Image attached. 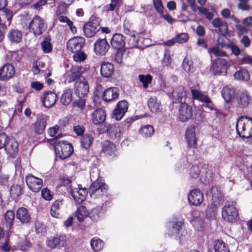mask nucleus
Returning a JSON list of instances; mask_svg holds the SVG:
<instances>
[{
    "instance_id": "f257e3e1",
    "label": "nucleus",
    "mask_w": 252,
    "mask_h": 252,
    "mask_svg": "<svg viewBox=\"0 0 252 252\" xmlns=\"http://www.w3.org/2000/svg\"><path fill=\"white\" fill-rule=\"evenodd\" d=\"M52 140V139H48V141ZM49 142L51 143L54 148L56 156L62 159L68 158L73 153V148L72 146L66 142L56 141L54 142L48 141Z\"/></svg>"
},
{
    "instance_id": "f03ea898",
    "label": "nucleus",
    "mask_w": 252,
    "mask_h": 252,
    "mask_svg": "<svg viewBox=\"0 0 252 252\" xmlns=\"http://www.w3.org/2000/svg\"><path fill=\"white\" fill-rule=\"evenodd\" d=\"M236 130L240 136L249 138L252 136V119L247 116L240 117L236 123Z\"/></svg>"
},
{
    "instance_id": "7ed1b4c3",
    "label": "nucleus",
    "mask_w": 252,
    "mask_h": 252,
    "mask_svg": "<svg viewBox=\"0 0 252 252\" xmlns=\"http://www.w3.org/2000/svg\"><path fill=\"white\" fill-rule=\"evenodd\" d=\"M231 64L232 61L230 60L218 58L212 62L211 71L215 75H225Z\"/></svg>"
},
{
    "instance_id": "20e7f679",
    "label": "nucleus",
    "mask_w": 252,
    "mask_h": 252,
    "mask_svg": "<svg viewBox=\"0 0 252 252\" xmlns=\"http://www.w3.org/2000/svg\"><path fill=\"white\" fill-rule=\"evenodd\" d=\"M222 217L230 222H235L238 218V210L234 201L227 202L222 210Z\"/></svg>"
},
{
    "instance_id": "39448f33",
    "label": "nucleus",
    "mask_w": 252,
    "mask_h": 252,
    "mask_svg": "<svg viewBox=\"0 0 252 252\" xmlns=\"http://www.w3.org/2000/svg\"><path fill=\"white\" fill-rule=\"evenodd\" d=\"M107 186L102 179L98 178L90 187V195L92 198L99 197L106 192Z\"/></svg>"
},
{
    "instance_id": "423d86ee",
    "label": "nucleus",
    "mask_w": 252,
    "mask_h": 252,
    "mask_svg": "<svg viewBox=\"0 0 252 252\" xmlns=\"http://www.w3.org/2000/svg\"><path fill=\"white\" fill-rule=\"evenodd\" d=\"M26 182L29 189L34 192L39 191L43 184L41 179L36 177L32 174H29L26 176Z\"/></svg>"
},
{
    "instance_id": "0eeeda50",
    "label": "nucleus",
    "mask_w": 252,
    "mask_h": 252,
    "mask_svg": "<svg viewBox=\"0 0 252 252\" xmlns=\"http://www.w3.org/2000/svg\"><path fill=\"white\" fill-rule=\"evenodd\" d=\"M44 23L42 19L38 16H35L31 21L29 29L30 32L35 35H39L43 30Z\"/></svg>"
},
{
    "instance_id": "6e6552de",
    "label": "nucleus",
    "mask_w": 252,
    "mask_h": 252,
    "mask_svg": "<svg viewBox=\"0 0 252 252\" xmlns=\"http://www.w3.org/2000/svg\"><path fill=\"white\" fill-rule=\"evenodd\" d=\"M85 43V40L83 37L76 36L68 40L66 46L69 51L75 53L82 49Z\"/></svg>"
},
{
    "instance_id": "1a4fd4ad",
    "label": "nucleus",
    "mask_w": 252,
    "mask_h": 252,
    "mask_svg": "<svg viewBox=\"0 0 252 252\" xmlns=\"http://www.w3.org/2000/svg\"><path fill=\"white\" fill-rule=\"evenodd\" d=\"M192 107L186 103H182L179 109L178 118L181 122H186L192 116Z\"/></svg>"
},
{
    "instance_id": "9d476101",
    "label": "nucleus",
    "mask_w": 252,
    "mask_h": 252,
    "mask_svg": "<svg viewBox=\"0 0 252 252\" xmlns=\"http://www.w3.org/2000/svg\"><path fill=\"white\" fill-rule=\"evenodd\" d=\"M15 74L14 66L11 63H6L0 68V80L7 81L12 78Z\"/></svg>"
},
{
    "instance_id": "9b49d317",
    "label": "nucleus",
    "mask_w": 252,
    "mask_h": 252,
    "mask_svg": "<svg viewBox=\"0 0 252 252\" xmlns=\"http://www.w3.org/2000/svg\"><path fill=\"white\" fill-rule=\"evenodd\" d=\"M71 194L75 201L80 204L85 199L88 191L86 188H83L79 185H77V187L71 189Z\"/></svg>"
},
{
    "instance_id": "f8f14e48",
    "label": "nucleus",
    "mask_w": 252,
    "mask_h": 252,
    "mask_svg": "<svg viewBox=\"0 0 252 252\" xmlns=\"http://www.w3.org/2000/svg\"><path fill=\"white\" fill-rule=\"evenodd\" d=\"M188 198L190 204L194 206H198L203 202L204 195L200 190L195 189L189 192Z\"/></svg>"
},
{
    "instance_id": "ddd939ff",
    "label": "nucleus",
    "mask_w": 252,
    "mask_h": 252,
    "mask_svg": "<svg viewBox=\"0 0 252 252\" xmlns=\"http://www.w3.org/2000/svg\"><path fill=\"white\" fill-rule=\"evenodd\" d=\"M128 104L126 100H122L117 104V107L114 109L112 114V118L117 121L122 119L124 114L127 111Z\"/></svg>"
},
{
    "instance_id": "4468645a",
    "label": "nucleus",
    "mask_w": 252,
    "mask_h": 252,
    "mask_svg": "<svg viewBox=\"0 0 252 252\" xmlns=\"http://www.w3.org/2000/svg\"><path fill=\"white\" fill-rule=\"evenodd\" d=\"M75 93L79 97L85 96L89 92V87L88 83L84 81H77L74 85Z\"/></svg>"
},
{
    "instance_id": "2eb2a0df",
    "label": "nucleus",
    "mask_w": 252,
    "mask_h": 252,
    "mask_svg": "<svg viewBox=\"0 0 252 252\" xmlns=\"http://www.w3.org/2000/svg\"><path fill=\"white\" fill-rule=\"evenodd\" d=\"M100 29L99 25L97 21L93 20L88 22L84 27V32L88 37L94 36Z\"/></svg>"
},
{
    "instance_id": "dca6fc26",
    "label": "nucleus",
    "mask_w": 252,
    "mask_h": 252,
    "mask_svg": "<svg viewBox=\"0 0 252 252\" xmlns=\"http://www.w3.org/2000/svg\"><path fill=\"white\" fill-rule=\"evenodd\" d=\"M109 45L105 39H99L94 43V49L96 54L103 56L108 51Z\"/></svg>"
},
{
    "instance_id": "f3484780",
    "label": "nucleus",
    "mask_w": 252,
    "mask_h": 252,
    "mask_svg": "<svg viewBox=\"0 0 252 252\" xmlns=\"http://www.w3.org/2000/svg\"><path fill=\"white\" fill-rule=\"evenodd\" d=\"M185 138L189 147L195 148L197 145V138L195 132V127H188L186 131Z\"/></svg>"
},
{
    "instance_id": "a211bd4d",
    "label": "nucleus",
    "mask_w": 252,
    "mask_h": 252,
    "mask_svg": "<svg viewBox=\"0 0 252 252\" xmlns=\"http://www.w3.org/2000/svg\"><path fill=\"white\" fill-rule=\"evenodd\" d=\"M6 153L10 157H14L18 151V142L13 139H8L4 147Z\"/></svg>"
},
{
    "instance_id": "6ab92c4d",
    "label": "nucleus",
    "mask_w": 252,
    "mask_h": 252,
    "mask_svg": "<svg viewBox=\"0 0 252 252\" xmlns=\"http://www.w3.org/2000/svg\"><path fill=\"white\" fill-rule=\"evenodd\" d=\"M16 218L22 223H28L31 220V216L27 208L19 207L16 212Z\"/></svg>"
},
{
    "instance_id": "aec40b11",
    "label": "nucleus",
    "mask_w": 252,
    "mask_h": 252,
    "mask_svg": "<svg viewBox=\"0 0 252 252\" xmlns=\"http://www.w3.org/2000/svg\"><path fill=\"white\" fill-rule=\"evenodd\" d=\"M251 101V96L246 91H243L237 94V101L241 108L247 107Z\"/></svg>"
},
{
    "instance_id": "412c9836",
    "label": "nucleus",
    "mask_w": 252,
    "mask_h": 252,
    "mask_svg": "<svg viewBox=\"0 0 252 252\" xmlns=\"http://www.w3.org/2000/svg\"><path fill=\"white\" fill-rule=\"evenodd\" d=\"M111 44L114 49L121 50L125 46V42L124 36L120 33H116L111 39Z\"/></svg>"
},
{
    "instance_id": "4be33fe9",
    "label": "nucleus",
    "mask_w": 252,
    "mask_h": 252,
    "mask_svg": "<svg viewBox=\"0 0 252 252\" xmlns=\"http://www.w3.org/2000/svg\"><path fill=\"white\" fill-rule=\"evenodd\" d=\"M101 151L106 156L115 155L117 149L114 144L109 140H105L101 143Z\"/></svg>"
},
{
    "instance_id": "5701e85b",
    "label": "nucleus",
    "mask_w": 252,
    "mask_h": 252,
    "mask_svg": "<svg viewBox=\"0 0 252 252\" xmlns=\"http://www.w3.org/2000/svg\"><path fill=\"white\" fill-rule=\"evenodd\" d=\"M47 116L39 115L37 121L34 124V129L36 133L40 134L43 132L46 125Z\"/></svg>"
},
{
    "instance_id": "b1692460",
    "label": "nucleus",
    "mask_w": 252,
    "mask_h": 252,
    "mask_svg": "<svg viewBox=\"0 0 252 252\" xmlns=\"http://www.w3.org/2000/svg\"><path fill=\"white\" fill-rule=\"evenodd\" d=\"M22 32L17 29L10 30L7 34V38L12 43H19L22 41Z\"/></svg>"
},
{
    "instance_id": "393cba45",
    "label": "nucleus",
    "mask_w": 252,
    "mask_h": 252,
    "mask_svg": "<svg viewBox=\"0 0 252 252\" xmlns=\"http://www.w3.org/2000/svg\"><path fill=\"white\" fill-rule=\"evenodd\" d=\"M92 122L95 125L102 123L106 119V113L102 109H98L95 110L92 114Z\"/></svg>"
},
{
    "instance_id": "a878e982",
    "label": "nucleus",
    "mask_w": 252,
    "mask_h": 252,
    "mask_svg": "<svg viewBox=\"0 0 252 252\" xmlns=\"http://www.w3.org/2000/svg\"><path fill=\"white\" fill-rule=\"evenodd\" d=\"M119 95V90L116 87L106 89L103 93V98L105 101H110L116 99Z\"/></svg>"
},
{
    "instance_id": "bb28decb",
    "label": "nucleus",
    "mask_w": 252,
    "mask_h": 252,
    "mask_svg": "<svg viewBox=\"0 0 252 252\" xmlns=\"http://www.w3.org/2000/svg\"><path fill=\"white\" fill-rule=\"evenodd\" d=\"M183 223L182 221H177L174 222L171 230L170 235L180 238L184 235L186 232L183 228Z\"/></svg>"
},
{
    "instance_id": "cd10ccee",
    "label": "nucleus",
    "mask_w": 252,
    "mask_h": 252,
    "mask_svg": "<svg viewBox=\"0 0 252 252\" xmlns=\"http://www.w3.org/2000/svg\"><path fill=\"white\" fill-rule=\"evenodd\" d=\"M114 71L113 65L110 63H103L100 68L101 75L105 78L111 77Z\"/></svg>"
},
{
    "instance_id": "c85d7f7f",
    "label": "nucleus",
    "mask_w": 252,
    "mask_h": 252,
    "mask_svg": "<svg viewBox=\"0 0 252 252\" xmlns=\"http://www.w3.org/2000/svg\"><path fill=\"white\" fill-rule=\"evenodd\" d=\"M24 186L23 184L21 185L14 184L13 185L10 189V194L11 197L14 199L17 200L19 197L24 192Z\"/></svg>"
},
{
    "instance_id": "c756f323",
    "label": "nucleus",
    "mask_w": 252,
    "mask_h": 252,
    "mask_svg": "<svg viewBox=\"0 0 252 252\" xmlns=\"http://www.w3.org/2000/svg\"><path fill=\"white\" fill-rule=\"evenodd\" d=\"M108 133L110 138L119 141L122 135L121 128L117 126L112 125L108 128Z\"/></svg>"
},
{
    "instance_id": "7c9ffc66",
    "label": "nucleus",
    "mask_w": 252,
    "mask_h": 252,
    "mask_svg": "<svg viewBox=\"0 0 252 252\" xmlns=\"http://www.w3.org/2000/svg\"><path fill=\"white\" fill-rule=\"evenodd\" d=\"M172 96L175 100L182 103L186 98V92L183 87L180 86L173 90Z\"/></svg>"
},
{
    "instance_id": "2f4dec72",
    "label": "nucleus",
    "mask_w": 252,
    "mask_h": 252,
    "mask_svg": "<svg viewBox=\"0 0 252 252\" xmlns=\"http://www.w3.org/2000/svg\"><path fill=\"white\" fill-rule=\"evenodd\" d=\"M82 68L79 66H73L70 70L67 73V78L69 82L74 81L78 79L82 73Z\"/></svg>"
},
{
    "instance_id": "473e14b6",
    "label": "nucleus",
    "mask_w": 252,
    "mask_h": 252,
    "mask_svg": "<svg viewBox=\"0 0 252 252\" xmlns=\"http://www.w3.org/2000/svg\"><path fill=\"white\" fill-rule=\"evenodd\" d=\"M148 105L151 111L153 113H158L160 111V102L156 97H151L149 99Z\"/></svg>"
},
{
    "instance_id": "72a5a7b5",
    "label": "nucleus",
    "mask_w": 252,
    "mask_h": 252,
    "mask_svg": "<svg viewBox=\"0 0 252 252\" xmlns=\"http://www.w3.org/2000/svg\"><path fill=\"white\" fill-rule=\"evenodd\" d=\"M212 193V203L216 206H218L222 197L221 191L216 187H213L211 189Z\"/></svg>"
},
{
    "instance_id": "f704fd0d",
    "label": "nucleus",
    "mask_w": 252,
    "mask_h": 252,
    "mask_svg": "<svg viewBox=\"0 0 252 252\" xmlns=\"http://www.w3.org/2000/svg\"><path fill=\"white\" fill-rule=\"evenodd\" d=\"M214 249L215 252H230L228 245L221 240L215 241Z\"/></svg>"
},
{
    "instance_id": "c9c22d12",
    "label": "nucleus",
    "mask_w": 252,
    "mask_h": 252,
    "mask_svg": "<svg viewBox=\"0 0 252 252\" xmlns=\"http://www.w3.org/2000/svg\"><path fill=\"white\" fill-rule=\"evenodd\" d=\"M78 220L81 222L89 215L88 210L84 206H80L75 212Z\"/></svg>"
},
{
    "instance_id": "e433bc0d",
    "label": "nucleus",
    "mask_w": 252,
    "mask_h": 252,
    "mask_svg": "<svg viewBox=\"0 0 252 252\" xmlns=\"http://www.w3.org/2000/svg\"><path fill=\"white\" fill-rule=\"evenodd\" d=\"M183 69L188 73H192L194 71L193 61L188 57H186L182 63Z\"/></svg>"
},
{
    "instance_id": "4c0bfd02",
    "label": "nucleus",
    "mask_w": 252,
    "mask_h": 252,
    "mask_svg": "<svg viewBox=\"0 0 252 252\" xmlns=\"http://www.w3.org/2000/svg\"><path fill=\"white\" fill-rule=\"evenodd\" d=\"M221 94L225 101L229 102L234 95V90L232 88L224 87L221 91Z\"/></svg>"
},
{
    "instance_id": "58836bf2",
    "label": "nucleus",
    "mask_w": 252,
    "mask_h": 252,
    "mask_svg": "<svg viewBox=\"0 0 252 252\" xmlns=\"http://www.w3.org/2000/svg\"><path fill=\"white\" fill-rule=\"evenodd\" d=\"M94 141L93 137L89 134H85L81 139V144L82 148L88 149L92 145Z\"/></svg>"
},
{
    "instance_id": "ea45409f",
    "label": "nucleus",
    "mask_w": 252,
    "mask_h": 252,
    "mask_svg": "<svg viewBox=\"0 0 252 252\" xmlns=\"http://www.w3.org/2000/svg\"><path fill=\"white\" fill-rule=\"evenodd\" d=\"M234 77L238 80L248 81L250 74L247 70L243 69L236 71L234 74Z\"/></svg>"
},
{
    "instance_id": "a19ab883",
    "label": "nucleus",
    "mask_w": 252,
    "mask_h": 252,
    "mask_svg": "<svg viewBox=\"0 0 252 252\" xmlns=\"http://www.w3.org/2000/svg\"><path fill=\"white\" fill-rule=\"evenodd\" d=\"M72 99V92L71 90L68 89L65 91L62 95L61 102L63 104L67 105L71 102Z\"/></svg>"
},
{
    "instance_id": "79ce46f5",
    "label": "nucleus",
    "mask_w": 252,
    "mask_h": 252,
    "mask_svg": "<svg viewBox=\"0 0 252 252\" xmlns=\"http://www.w3.org/2000/svg\"><path fill=\"white\" fill-rule=\"evenodd\" d=\"M191 94L193 99H197L202 102L208 100V95L199 90L192 89L191 90Z\"/></svg>"
},
{
    "instance_id": "37998d69",
    "label": "nucleus",
    "mask_w": 252,
    "mask_h": 252,
    "mask_svg": "<svg viewBox=\"0 0 252 252\" xmlns=\"http://www.w3.org/2000/svg\"><path fill=\"white\" fill-rule=\"evenodd\" d=\"M15 214L12 211H7L4 215V219L7 227L10 230L13 224Z\"/></svg>"
},
{
    "instance_id": "c03bdc74",
    "label": "nucleus",
    "mask_w": 252,
    "mask_h": 252,
    "mask_svg": "<svg viewBox=\"0 0 252 252\" xmlns=\"http://www.w3.org/2000/svg\"><path fill=\"white\" fill-rule=\"evenodd\" d=\"M191 223L196 231L201 232L204 229V221L199 218H195L191 220Z\"/></svg>"
},
{
    "instance_id": "a18cd8bd",
    "label": "nucleus",
    "mask_w": 252,
    "mask_h": 252,
    "mask_svg": "<svg viewBox=\"0 0 252 252\" xmlns=\"http://www.w3.org/2000/svg\"><path fill=\"white\" fill-rule=\"evenodd\" d=\"M138 78L145 89L149 87V84L152 83L153 80V77L149 74H140L138 76Z\"/></svg>"
},
{
    "instance_id": "49530a36",
    "label": "nucleus",
    "mask_w": 252,
    "mask_h": 252,
    "mask_svg": "<svg viewBox=\"0 0 252 252\" xmlns=\"http://www.w3.org/2000/svg\"><path fill=\"white\" fill-rule=\"evenodd\" d=\"M62 204V200L56 201L52 205L50 213L52 217L55 218H58L60 216V207Z\"/></svg>"
},
{
    "instance_id": "de8ad7c7",
    "label": "nucleus",
    "mask_w": 252,
    "mask_h": 252,
    "mask_svg": "<svg viewBox=\"0 0 252 252\" xmlns=\"http://www.w3.org/2000/svg\"><path fill=\"white\" fill-rule=\"evenodd\" d=\"M218 206L214 205V204L212 203L211 206H209L206 210V216L208 219H214L216 216L217 208Z\"/></svg>"
},
{
    "instance_id": "09e8293b",
    "label": "nucleus",
    "mask_w": 252,
    "mask_h": 252,
    "mask_svg": "<svg viewBox=\"0 0 252 252\" xmlns=\"http://www.w3.org/2000/svg\"><path fill=\"white\" fill-rule=\"evenodd\" d=\"M208 53L211 56L214 55L216 57H224L226 56V53L220 50L218 47L214 46L208 49Z\"/></svg>"
},
{
    "instance_id": "8fccbe9b",
    "label": "nucleus",
    "mask_w": 252,
    "mask_h": 252,
    "mask_svg": "<svg viewBox=\"0 0 252 252\" xmlns=\"http://www.w3.org/2000/svg\"><path fill=\"white\" fill-rule=\"evenodd\" d=\"M92 249L96 252L100 251L103 246V242L99 239H93L91 241Z\"/></svg>"
},
{
    "instance_id": "3c124183",
    "label": "nucleus",
    "mask_w": 252,
    "mask_h": 252,
    "mask_svg": "<svg viewBox=\"0 0 252 252\" xmlns=\"http://www.w3.org/2000/svg\"><path fill=\"white\" fill-rule=\"evenodd\" d=\"M140 132L143 136L149 137L154 133V129L152 126L147 125L142 127L140 130Z\"/></svg>"
},
{
    "instance_id": "603ef678",
    "label": "nucleus",
    "mask_w": 252,
    "mask_h": 252,
    "mask_svg": "<svg viewBox=\"0 0 252 252\" xmlns=\"http://www.w3.org/2000/svg\"><path fill=\"white\" fill-rule=\"evenodd\" d=\"M175 38L177 43L183 44L188 41L189 36L187 33L183 32L177 34Z\"/></svg>"
},
{
    "instance_id": "864d4df0",
    "label": "nucleus",
    "mask_w": 252,
    "mask_h": 252,
    "mask_svg": "<svg viewBox=\"0 0 252 252\" xmlns=\"http://www.w3.org/2000/svg\"><path fill=\"white\" fill-rule=\"evenodd\" d=\"M171 61L170 51L169 50H165L163 58L161 61L162 65L164 66H167L169 65L171 63Z\"/></svg>"
},
{
    "instance_id": "5fc2aeb1",
    "label": "nucleus",
    "mask_w": 252,
    "mask_h": 252,
    "mask_svg": "<svg viewBox=\"0 0 252 252\" xmlns=\"http://www.w3.org/2000/svg\"><path fill=\"white\" fill-rule=\"evenodd\" d=\"M87 58V55L83 52L78 51L73 56L74 61L76 62H84Z\"/></svg>"
},
{
    "instance_id": "6e6d98bb",
    "label": "nucleus",
    "mask_w": 252,
    "mask_h": 252,
    "mask_svg": "<svg viewBox=\"0 0 252 252\" xmlns=\"http://www.w3.org/2000/svg\"><path fill=\"white\" fill-rule=\"evenodd\" d=\"M58 99L57 94L53 92L48 91V107L54 105Z\"/></svg>"
},
{
    "instance_id": "4d7b16f0",
    "label": "nucleus",
    "mask_w": 252,
    "mask_h": 252,
    "mask_svg": "<svg viewBox=\"0 0 252 252\" xmlns=\"http://www.w3.org/2000/svg\"><path fill=\"white\" fill-rule=\"evenodd\" d=\"M227 48L230 49L232 53L236 56H238L241 52L240 48L236 46L233 42L230 41L229 42L227 45Z\"/></svg>"
},
{
    "instance_id": "13d9d810",
    "label": "nucleus",
    "mask_w": 252,
    "mask_h": 252,
    "mask_svg": "<svg viewBox=\"0 0 252 252\" xmlns=\"http://www.w3.org/2000/svg\"><path fill=\"white\" fill-rule=\"evenodd\" d=\"M31 247V243L27 239L23 240L17 244V248L21 250H27Z\"/></svg>"
},
{
    "instance_id": "bf43d9fd",
    "label": "nucleus",
    "mask_w": 252,
    "mask_h": 252,
    "mask_svg": "<svg viewBox=\"0 0 252 252\" xmlns=\"http://www.w3.org/2000/svg\"><path fill=\"white\" fill-rule=\"evenodd\" d=\"M198 10L200 12L205 15V17L209 20H212L214 17L213 13L209 12L208 10L204 7H199Z\"/></svg>"
},
{
    "instance_id": "052dcab7",
    "label": "nucleus",
    "mask_w": 252,
    "mask_h": 252,
    "mask_svg": "<svg viewBox=\"0 0 252 252\" xmlns=\"http://www.w3.org/2000/svg\"><path fill=\"white\" fill-rule=\"evenodd\" d=\"M155 9L159 14H163V5L161 0H154Z\"/></svg>"
},
{
    "instance_id": "680f3d73",
    "label": "nucleus",
    "mask_w": 252,
    "mask_h": 252,
    "mask_svg": "<svg viewBox=\"0 0 252 252\" xmlns=\"http://www.w3.org/2000/svg\"><path fill=\"white\" fill-rule=\"evenodd\" d=\"M0 248L2 250L6 252L10 251L11 250L16 249L15 248H13L11 247L9 244V239L7 238L5 239L4 242L2 243L0 246Z\"/></svg>"
},
{
    "instance_id": "e2e57ef3",
    "label": "nucleus",
    "mask_w": 252,
    "mask_h": 252,
    "mask_svg": "<svg viewBox=\"0 0 252 252\" xmlns=\"http://www.w3.org/2000/svg\"><path fill=\"white\" fill-rule=\"evenodd\" d=\"M200 173V169L197 165H193L190 169V174L193 178H197Z\"/></svg>"
},
{
    "instance_id": "0e129e2a",
    "label": "nucleus",
    "mask_w": 252,
    "mask_h": 252,
    "mask_svg": "<svg viewBox=\"0 0 252 252\" xmlns=\"http://www.w3.org/2000/svg\"><path fill=\"white\" fill-rule=\"evenodd\" d=\"M86 104V101L84 99H79L76 100L73 103V106L74 107H77L81 110H83L85 107Z\"/></svg>"
},
{
    "instance_id": "69168bd1",
    "label": "nucleus",
    "mask_w": 252,
    "mask_h": 252,
    "mask_svg": "<svg viewBox=\"0 0 252 252\" xmlns=\"http://www.w3.org/2000/svg\"><path fill=\"white\" fill-rule=\"evenodd\" d=\"M8 137L4 133H0V149L4 148Z\"/></svg>"
},
{
    "instance_id": "338daca9",
    "label": "nucleus",
    "mask_w": 252,
    "mask_h": 252,
    "mask_svg": "<svg viewBox=\"0 0 252 252\" xmlns=\"http://www.w3.org/2000/svg\"><path fill=\"white\" fill-rule=\"evenodd\" d=\"M118 51L115 54V61L118 63H122L123 61V53L124 51L121 50H118Z\"/></svg>"
},
{
    "instance_id": "774afa93",
    "label": "nucleus",
    "mask_w": 252,
    "mask_h": 252,
    "mask_svg": "<svg viewBox=\"0 0 252 252\" xmlns=\"http://www.w3.org/2000/svg\"><path fill=\"white\" fill-rule=\"evenodd\" d=\"M2 9H3L2 12H3L7 20L8 21L9 24H10L11 20L13 16L12 11L11 10H10L9 9L7 8H4Z\"/></svg>"
}]
</instances>
